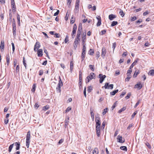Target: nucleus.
<instances>
[{
    "mask_svg": "<svg viewBox=\"0 0 154 154\" xmlns=\"http://www.w3.org/2000/svg\"><path fill=\"white\" fill-rule=\"evenodd\" d=\"M30 132L29 131L26 135V146L27 148H28L30 143Z\"/></svg>",
    "mask_w": 154,
    "mask_h": 154,
    "instance_id": "obj_1",
    "label": "nucleus"
},
{
    "mask_svg": "<svg viewBox=\"0 0 154 154\" xmlns=\"http://www.w3.org/2000/svg\"><path fill=\"white\" fill-rule=\"evenodd\" d=\"M79 3L80 0H76L75 4V8L74 9L75 12V13H78L79 12Z\"/></svg>",
    "mask_w": 154,
    "mask_h": 154,
    "instance_id": "obj_2",
    "label": "nucleus"
},
{
    "mask_svg": "<svg viewBox=\"0 0 154 154\" xmlns=\"http://www.w3.org/2000/svg\"><path fill=\"white\" fill-rule=\"evenodd\" d=\"M63 85V83L62 82L61 79L60 77H59V83L57 85V87L56 89L57 91H58L59 93L61 92V87Z\"/></svg>",
    "mask_w": 154,
    "mask_h": 154,
    "instance_id": "obj_3",
    "label": "nucleus"
},
{
    "mask_svg": "<svg viewBox=\"0 0 154 154\" xmlns=\"http://www.w3.org/2000/svg\"><path fill=\"white\" fill-rule=\"evenodd\" d=\"M13 35L14 36H15L16 34V24L15 20L14 19H13Z\"/></svg>",
    "mask_w": 154,
    "mask_h": 154,
    "instance_id": "obj_4",
    "label": "nucleus"
},
{
    "mask_svg": "<svg viewBox=\"0 0 154 154\" xmlns=\"http://www.w3.org/2000/svg\"><path fill=\"white\" fill-rule=\"evenodd\" d=\"M83 47L82 51V54L81 57L82 58V61L84 59L85 57V51L86 50V47L85 45H84Z\"/></svg>",
    "mask_w": 154,
    "mask_h": 154,
    "instance_id": "obj_5",
    "label": "nucleus"
},
{
    "mask_svg": "<svg viewBox=\"0 0 154 154\" xmlns=\"http://www.w3.org/2000/svg\"><path fill=\"white\" fill-rule=\"evenodd\" d=\"M77 28V26L75 24H74L73 26L72 31L71 34L72 36V38H74L75 36Z\"/></svg>",
    "mask_w": 154,
    "mask_h": 154,
    "instance_id": "obj_6",
    "label": "nucleus"
},
{
    "mask_svg": "<svg viewBox=\"0 0 154 154\" xmlns=\"http://www.w3.org/2000/svg\"><path fill=\"white\" fill-rule=\"evenodd\" d=\"M86 32H83L82 34V45H86V44L85 43V40L86 39Z\"/></svg>",
    "mask_w": 154,
    "mask_h": 154,
    "instance_id": "obj_7",
    "label": "nucleus"
},
{
    "mask_svg": "<svg viewBox=\"0 0 154 154\" xmlns=\"http://www.w3.org/2000/svg\"><path fill=\"white\" fill-rule=\"evenodd\" d=\"M106 77V76L105 75H103L102 74H100L99 75V78H100V83H102Z\"/></svg>",
    "mask_w": 154,
    "mask_h": 154,
    "instance_id": "obj_8",
    "label": "nucleus"
},
{
    "mask_svg": "<svg viewBox=\"0 0 154 154\" xmlns=\"http://www.w3.org/2000/svg\"><path fill=\"white\" fill-rule=\"evenodd\" d=\"M40 47V45L39 42H37L35 43L34 47V51H36Z\"/></svg>",
    "mask_w": 154,
    "mask_h": 154,
    "instance_id": "obj_9",
    "label": "nucleus"
},
{
    "mask_svg": "<svg viewBox=\"0 0 154 154\" xmlns=\"http://www.w3.org/2000/svg\"><path fill=\"white\" fill-rule=\"evenodd\" d=\"M117 139L118 142L120 143H123L125 142V140L124 139H122V136L118 135L117 137Z\"/></svg>",
    "mask_w": 154,
    "mask_h": 154,
    "instance_id": "obj_10",
    "label": "nucleus"
},
{
    "mask_svg": "<svg viewBox=\"0 0 154 154\" xmlns=\"http://www.w3.org/2000/svg\"><path fill=\"white\" fill-rule=\"evenodd\" d=\"M96 126L101 125V122L100 121V118L99 117H96Z\"/></svg>",
    "mask_w": 154,
    "mask_h": 154,
    "instance_id": "obj_11",
    "label": "nucleus"
},
{
    "mask_svg": "<svg viewBox=\"0 0 154 154\" xmlns=\"http://www.w3.org/2000/svg\"><path fill=\"white\" fill-rule=\"evenodd\" d=\"M142 85L141 83L139 82L135 85L134 88H137L138 89L140 90L142 88Z\"/></svg>",
    "mask_w": 154,
    "mask_h": 154,
    "instance_id": "obj_12",
    "label": "nucleus"
},
{
    "mask_svg": "<svg viewBox=\"0 0 154 154\" xmlns=\"http://www.w3.org/2000/svg\"><path fill=\"white\" fill-rule=\"evenodd\" d=\"M106 50L104 48H103L102 49V53L101 56V57L104 58V56L106 54Z\"/></svg>",
    "mask_w": 154,
    "mask_h": 154,
    "instance_id": "obj_13",
    "label": "nucleus"
},
{
    "mask_svg": "<svg viewBox=\"0 0 154 154\" xmlns=\"http://www.w3.org/2000/svg\"><path fill=\"white\" fill-rule=\"evenodd\" d=\"M43 51L42 49H39L38 51V56L39 57H42L43 55Z\"/></svg>",
    "mask_w": 154,
    "mask_h": 154,
    "instance_id": "obj_14",
    "label": "nucleus"
},
{
    "mask_svg": "<svg viewBox=\"0 0 154 154\" xmlns=\"http://www.w3.org/2000/svg\"><path fill=\"white\" fill-rule=\"evenodd\" d=\"M80 41L79 40L75 39V41L74 42V47L75 49L77 46V45L79 43V41Z\"/></svg>",
    "mask_w": 154,
    "mask_h": 154,
    "instance_id": "obj_15",
    "label": "nucleus"
},
{
    "mask_svg": "<svg viewBox=\"0 0 154 154\" xmlns=\"http://www.w3.org/2000/svg\"><path fill=\"white\" fill-rule=\"evenodd\" d=\"M5 47V43L4 41H1L0 45V48L1 51H2L3 49H4Z\"/></svg>",
    "mask_w": 154,
    "mask_h": 154,
    "instance_id": "obj_16",
    "label": "nucleus"
},
{
    "mask_svg": "<svg viewBox=\"0 0 154 154\" xmlns=\"http://www.w3.org/2000/svg\"><path fill=\"white\" fill-rule=\"evenodd\" d=\"M138 60V59H137L136 60L134 61V62L131 64V65L130 66V69H131L132 68H133L134 66L136 64V63L137 62Z\"/></svg>",
    "mask_w": 154,
    "mask_h": 154,
    "instance_id": "obj_17",
    "label": "nucleus"
},
{
    "mask_svg": "<svg viewBox=\"0 0 154 154\" xmlns=\"http://www.w3.org/2000/svg\"><path fill=\"white\" fill-rule=\"evenodd\" d=\"M14 144H15V145L16 146V150H19L20 147V143L16 142Z\"/></svg>",
    "mask_w": 154,
    "mask_h": 154,
    "instance_id": "obj_18",
    "label": "nucleus"
},
{
    "mask_svg": "<svg viewBox=\"0 0 154 154\" xmlns=\"http://www.w3.org/2000/svg\"><path fill=\"white\" fill-rule=\"evenodd\" d=\"M11 6L12 8V11L13 12H15L16 11V6L14 3V2L13 3H12V1H11Z\"/></svg>",
    "mask_w": 154,
    "mask_h": 154,
    "instance_id": "obj_19",
    "label": "nucleus"
},
{
    "mask_svg": "<svg viewBox=\"0 0 154 154\" xmlns=\"http://www.w3.org/2000/svg\"><path fill=\"white\" fill-rule=\"evenodd\" d=\"M116 16L113 14H110L109 16V18L111 20H112L113 19L116 18Z\"/></svg>",
    "mask_w": 154,
    "mask_h": 154,
    "instance_id": "obj_20",
    "label": "nucleus"
},
{
    "mask_svg": "<svg viewBox=\"0 0 154 154\" xmlns=\"http://www.w3.org/2000/svg\"><path fill=\"white\" fill-rule=\"evenodd\" d=\"M88 76H89L90 77V80H91L92 79L94 78L95 75L94 73L91 72L90 73V75Z\"/></svg>",
    "mask_w": 154,
    "mask_h": 154,
    "instance_id": "obj_21",
    "label": "nucleus"
},
{
    "mask_svg": "<svg viewBox=\"0 0 154 154\" xmlns=\"http://www.w3.org/2000/svg\"><path fill=\"white\" fill-rule=\"evenodd\" d=\"M90 113L91 114V119H92V120L93 121L94 120V113L93 112V111L91 110V109H90Z\"/></svg>",
    "mask_w": 154,
    "mask_h": 154,
    "instance_id": "obj_22",
    "label": "nucleus"
},
{
    "mask_svg": "<svg viewBox=\"0 0 154 154\" xmlns=\"http://www.w3.org/2000/svg\"><path fill=\"white\" fill-rule=\"evenodd\" d=\"M149 75L153 76L154 75V69H152L150 70L148 73Z\"/></svg>",
    "mask_w": 154,
    "mask_h": 154,
    "instance_id": "obj_23",
    "label": "nucleus"
},
{
    "mask_svg": "<svg viewBox=\"0 0 154 154\" xmlns=\"http://www.w3.org/2000/svg\"><path fill=\"white\" fill-rule=\"evenodd\" d=\"M98 149L95 148L93 151V154H98Z\"/></svg>",
    "mask_w": 154,
    "mask_h": 154,
    "instance_id": "obj_24",
    "label": "nucleus"
},
{
    "mask_svg": "<svg viewBox=\"0 0 154 154\" xmlns=\"http://www.w3.org/2000/svg\"><path fill=\"white\" fill-rule=\"evenodd\" d=\"M10 63V56L9 55L7 56V64L8 66L9 65Z\"/></svg>",
    "mask_w": 154,
    "mask_h": 154,
    "instance_id": "obj_25",
    "label": "nucleus"
},
{
    "mask_svg": "<svg viewBox=\"0 0 154 154\" xmlns=\"http://www.w3.org/2000/svg\"><path fill=\"white\" fill-rule=\"evenodd\" d=\"M82 24L81 23H80L79 24L78 30L82 31Z\"/></svg>",
    "mask_w": 154,
    "mask_h": 154,
    "instance_id": "obj_26",
    "label": "nucleus"
},
{
    "mask_svg": "<svg viewBox=\"0 0 154 154\" xmlns=\"http://www.w3.org/2000/svg\"><path fill=\"white\" fill-rule=\"evenodd\" d=\"M118 90L117 89L110 92V94L112 95H115L118 91Z\"/></svg>",
    "mask_w": 154,
    "mask_h": 154,
    "instance_id": "obj_27",
    "label": "nucleus"
},
{
    "mask_svg": "<svg viewBox=\"0 0 154 154\" xmlns=\"http://www.w3.org/2000/svg\"><path fill=\"white\" fill-rule=\"evenodd\" d=\"M14 143H13V144L9 146V148H8V151L9 152H10L11 151L12 149L13 148V147L14 146Z\"/></svg>",
    "mask_w": 154,
    "mask_h": 154,
    "instance_id": "obj_28",
    "label": "nucleus"
},
{
    "mask_svg": "<svg viewBox=\"0 0 154 154\" xmlns=\"http://www.w3.org/2000/svg\"><path fill=\"white\" fill-rule=\"evenodd\" d=\"M36 86L35 84H34L32 86V89L31 91L32 92L34 93L35 90V88Z\"/></svg>",
    "mask_w": 154,
    "mask_h": 154,
    "instance_id": "obj_29",
    "label": "nucleus"
},
{
    "mask_svg": "<svg viewBox=\"0 0 154 154\" xmlns=\"http://www.w3.org/2000/svg\"><path fill=\"white\" fill-rule=\"evenodd\" d=\"M73 67V63L72 61H71L70 62V70L72 71Z\"/></svg>",
    "mask_w": 154,
    "mask_h": 154,
    "instance_id": "obj_30",
    "label": "nucleus"
},
{
    "mask_svg": "<svg viewBox=\"0 0 154 154\" xmlns=\"http://www.w3.org/2000/svg\"><path fill=\"white\" fill-rule=\"evenodd\" d=\"M69 122L68 120H67L66 119H65V125L64 127L65 128H66L68 125L69 123Z\"/></svg>",
    "mask_w": 154,
    "mask_h": 154,
    "instance_id": "obj_31",
    "label": "nucleus"
},
{
    "mask_svg": "<svg viewBox=\"0 0 154 154\" xmlns=\"http://www.w3.org/2000/svg\"><path fill=\"white\" fill-rule=\"evenodd\" d=\"M139 73V70H138L137 71H136L133 75V77L134 78L136 77Z\"/></svg>",
    "mask_w": 154,
    "mask_h": 154,
    "instance_id": "obj_32",
    "label": "nucleus"
},
{
    "mask_svg": "<svg viewBox=\"0 0 154 154\" xmlns=\"http://www.w3.org/2000/svg\"><path fill=\"white\" fill-rule=\"evenodd\" d=\"M119 14L122 17H124L125 14L123 11L121 9L120 10V11L119 12Z\"/></svg>",
    "mask_w": 154,
    "mask_h": 154,
    "instance_id": "obj_33",
    "label": "nucleus"
},
{
    "mask_svg": "<svg viewBox=\"0 0 154 154\" xmlns=\"http://www.w3.org/2000/svg\"><path fill=\"white\" fill-rule=\"evenodd\" d=\"M96 134L98 137H100V130H96Z\"/></svg>",
    "mask_w": 154,
    "mask_h": 154,
    "instance_id": "obj_34",
    "label": "nucleus"
},
{
    "mask_svg": "<svg viewBox=\"0 0 154 154\" xmlns=\"http://www.w3.org/2000/svg\"><path fill=\"white\" fill-rule=\"evenodd\" d=\"M49 108V106L48 105H46L43 107V110L44 111H46Z\"/></svg>",
    "mask_w": 154,
    "mask_h": 154,
    "instance_id": "obj_35",
    "label": "nucleus"
},
{
    "mask_svg": "<svg viewBox=\"0 0 154 154\" xmlns=\"http://www.w3.org/2000/svg\"><path fill=\"white\" fill-rule=\"evenodd\" d=\"M120 149L126 151L127 150V147L126 146H122L120 147Z\"/></svg>",
    "mask_w": 154,
    "mask_h": 154,
    "instance_id": "obj_36",
    "label": "nucleus"
},
{
    "mask_svg": "<svg viewBox=\"0 0 154 154\" xmlns=\"http://www.w3.org/2000/svg\"><path fill=\"white\" fill-rule=\"evenodd\" d=\"M20 15L17 14V20H18V23L19 24V23L20 24Z\"/></svg>",
    "mask_w": 154,
    "mask_h": 154,
    "instance_id": "obj_37",
    "label": "nucleus"
},
{
    "mask_svg": "<svg viewBox=\"0 0 154 154\" xmlns=\"http://www.w3.org/2000/svg\"><path fill=\"white\" fill-rule=\"evenodd\" d=\"M132 72V70L131 69H129L127 72V76H130V74Z\"/></svg>",
    "mask_w": 154,
    "mask_h": 154,
    "instance_id": "obj_38",
    "label": "nucleus"
},
{
    "mask_svg": "<svg viewBox=\"0 0 154 154\" xmlns=\"http://www.w3.org/2000/svg\"><path fill=\"white\" fill-rule=\"evenodd\" d=\"M118 24V22L117 21H113L112 22L111 26H114Z\"/></svg>",
    "mask_w": 154,
    "mask_h": 154,
    "instance_id": "obj_39",
    "label": "nucleus"
},
{
    "mask_svg": "<svg viewBox=\"0 0 154 154\" xmlns=\"http://www.w3.org/2000/svg\"><path fill=\"white\" fill-rule=\"evenodd\" d=\"M108 108H106L103 110V111L102 112V114L103 115H104L108 111Z\"/></svg>",
    "mask_w": 154,
    "mask_h": 154,
    "instance_id": "obj_40",
    "label": "nucleus"
},
{
    "mask_svg": "<svg viewBox=\"0 0 154 154\" xmlns=\"http://www.w3.org/2000/svg\"><path fill=\"white\" fill-rule=\"evenodd\" d=\"M20 70V67L19 65H17L16 67V71L17 73L19 72Z\"/></svg>",
    "mask_w": 154,
    "mask_h": 154,
    "instance_id": "obj_41",
    "label": "nucleus"
},
{
    "mask_svg": "<svg viewBox=\"0 0 154 154\" xmlns=\"http://www.w3.org/2000/svg\"><path fill=\"white\" fill-rule=\"evenodd\" d=\"M94 65H89V67L90 68L91 70L92 71H94Z\"/></svg>",
    "mask_w": 154,
    "mask_h": 154,
    "instance_id": "obj_42",
    "label": "nucleus"
},
{
    "mask_svg": "<svg viewBox=\"0 0 154 154\" xmlns=\"http://www.w3.org/2000/svg\"><path fill=\"white\" fill-rule=\"evenodd\" d=\"M126 109V108L125 107H123V108H122L121 109H120L118 111V112L119 113H121L122 112L124 111L125 109Z\"/></svg>",
    "mask_w": 154,
    "mask_h": 154,
    "instance_id": "obj_43",
    "label": "nucleus"
},
{
    "mask_svg": "<svg viewBox=\"0 0 154 154\" xmlns=\"http://www.w3.org/2000/svg\"><path fill=\"white\" fill-rule=\"evenodd\" d=\"M106 32V30L105 29H104L102 30L100 32V34L103 35Z\"/></svg>",
    "mask_w": 154,
    "mask_h": 154,
    "instance_id": "obj_44",
    "label": "nucleus"
},
{
    "mask_svg": "<svg viewBox=\"0 0 154 154\" xmlns=\"http://www.w3.org/2000/svg\"><path fill=\"white\" fill-rule=\"evenodd\" d=\"M64 141V139H61L60 140H59V141L58 144V145H60L61 144H62Z\"/></svg>",
    "mask_w": 154,
    "mask_h": 154,
    "instance_id": "obj_45",
    "label": "nucleus"
},
{
    "mask_svg": "<svg viewBox=\"0 0 154 154\" xmlns=\"http://www.w3.org/2000/svg\"><path fill=\"white\" fill-rule=\"evenodd\" d=\"M117 102V101H116L114 103L113 105L112 106V110H113L114 109V108L116 106Z\"/></svg>",
    "mask_w": 154,
    "mask_h": 154,
    "instance_id": "obj_46",
    "label": "nucleus"
},
{
    "mask_svg": "<svg viewBox=\"0 0 154 154\" xmlns=\"http://www.w3.org/2000/svg\"><path fill=\"white\" fill-rule=\"evenodd\" d=\"M131 95V93H128V94L127 96L125 97L126 99H129L130 98Z\"/></svg>",
    "mask_w": 154,
    "mask_h": 154,
    "instance_id": "obj_47",
    "label": "nucleus"
},
{
    "mask_svg": "<svg viewBox=\"0 0 154 154\" xmlns=\"http://www.w3.org/2000/svg\"><path fill=\"white\" fill-rule=\"evenodd\" d=\"M94 53L93 50L91 49H90L89 51V54L90 55H92Z\"/></svg>",
    "mask_w": 154,
    "mask_h": 154,
    "instance_id": "obj_48",
    "label": "nucleus"
},
{
    "mask_svg": "<svg viewBox=\"0 0 154 154\" xmlns=\"http://www.w3.org/2000/svg\"><path fill=\"white\" fill-rule=\"evenodd\" d=\"M74 22H75V20L73 18V16H72V17L71 19L70 23H71L73 24L74 23Z\"/></svg>",
    "mask_w": 154,
    "mask_h": 154,
    "instance_id": "obj_49",
    "label": "nucleus"
},
{
    "mask_svg": "<svg viewBox=\"0 0 154 154\" xmlns=\"http://www.w3.org/2000/svg\"><path fill=\"white\" fill-rule=\"evenodd\" d=\"M109 84L108 83H106L104 85V87L105 89H109V88H108Z\"/></svg>",
    "mask_w": 154,
    "mask_h": 154,
    "instance_id": "obj_50",
    "label": "nucleus"
},
{
    "mask_svg": "<svg viewBox=\"0 0 154 154\" xmlns=\"http://www.w3.org/2000/svg\"><path fill=\"white\" fill-rule=\"evenodd\" d=\"M101 20H99V21H98V22L97 24V26H99L101 25Z\"/></svg>",
    "mask_w": 154,
    "mask_h": 154,
    "instance_id": "obj_51",
    "label": "nucleus"
},
{
    "mask_svg": "<svg viewBox=\"0 0 154 154\" xmlns=\"http://www.w3.org/2000/svg\"><path fill=\"white\" fill-rule=\"evenodd\" d=\"M24 59H25L24 57H23V64L24 65V66L25 67V68L26 69V63L25 62V61Z\"/></svg>",
    "mask_w": 154,
    "mask_h": 154,
    "instance_id": "obj_52",
    "label": "nucleus"
},
{
    "mask_svg": "<svg viewBox=\"0 0 154 154\" xmlns=\"http://www.w3.org/2000/svg\"><path fill=\"white\" fill-rule=\"evenodd\" d=\"M92 90V87L91 86H89L88 87L87 91L88 92H90Z\"/></svg>",
    "mask_w": 154,
    "mask_h": 154,
    "instance_id": "obj_53",
    "label": "nucleus"
},
{
    "mask_svg": "<svg viewBox=\"0 0 154 154\" xmlns=\"http://www.w3.org/2000/svg\"><path fill=\"white\" fill-rule=\"evenodd\" d=\"M90 77L89 76H87L86 78V83H87L90 80Z\"/></svg>",
    "mask_w": 154,
    "mask_h": 154,
    "instance_id": "obj_54",
    "label": "nucleus"
},
{
    "mask_svg": "<svg viewBox=\"0 0 154 154\" xmlns=\"http://www.w3.org/2000/svg\"><path fill=\"white\" fill-rule=\"evenodd\" d=\"M101 125L100 126H96V130H100Z\"/></svg>",
    "mask_w": 154,
    "mask_h": 154,
    "instance_id": "obj_55",
    "label": "nucleus"
},
{
    "mask_svg": "<svg viewBox=\"0 0 154 154\" xmlns=\"http://www.w3.org/2000/svg\"><path fill=\"white\" fill-rule=\"evenodd\" d=\"M137 19V17H134L131 18V21H134Z\"/></svg>",
    "mask_w": 154,
    "mask_h": 154,
    "instance_id": "obj_56",
    "label": "nucleus"
},
{
    "mask_svg": "<svg viewBox=\"0 0 154 154\" xmlns=\"http://www.w3.org/2000/svg\"><path fill=\"white\" fill-rule=\"evenodd\" d=\"M105 125H106L105 122V121L103 122L102 124V126H101L102 128L103 129H104L105 126Z\"/></svg>",
    "mask_w": 154,
    "mask_h": 154,
    "instance_id": "obj_57",
    "label": "nucleus"
},
{
    "mask_svg": "<svg viewBox=\"0 0 154 154\" xmlns=\"http://www.w3.org/2000/svg\"><path fill=\"white\" fill-rule=\"evenodd\" d=\"M146 145L148 147L149 149L151 148V146L149 143L148 142H147L146 143Z\"/></svg>",
    "mask_w": 154,
    "mask_h": 154,
    "instance_id": "obj_58",
    "label": "nucleus"
},
{
    "mask_svg": "<svg viewBox=\"0 0 154 154\" xmlns=\"http://www.w3.org/2000/svg\"><path fill=\"white\" fill-rule=\"evenodd\" d=\"M17 63V60L16 59H15L14 60L13 63H14V67L15 66Z\"/></svg>",
    "mask_w": 154,
    "mask_h": 154,
    "instance_id": "obj_59",
    "label": "nucleus"
},
{
    "mask_svg": "<svg viewBox=\"0 0 154 154\" xmlns=\"http://www.w3.org/2000/svg\"><path fill=\"white\" fill-rule=\"evenodd\" d=\"M113 84H110L108 86V88H109V89H113Z\"/></svg>",
    "mask_w": 154,
    "mask_h": 154,
    "instance_id": "obj_60",
    "label": "nucleus"
},
{
    "mask_svg": "<svg viewBox=\"0 0 154 154\" xmlns=\"http://www.w3.org/2000/svg\"><path fill=\"white\" fill-rule=\"evenodd\" d=\"M116 42H114V43H113V44H112V48H113V50H114L115 48H116Z\"/></svg>",
    "mask_w": 154,
    "mask_h": 154,
    "instance_id": "obj_61",
    "label": "nucleus"
},
{
    "mask_svg": "<svg viewBox=\"0 0 154 154\" xmlns=\"http://www.w3.org/2000/svg\"><path fill=\"white\" fill-rule=\"evenodd\" d=\"M140 103V100H138V101L137 102L135 106H134V107L136 108Z\"/></svg>",
    "mask_w": 154,
    "mask_h": 154,
    "instance_id": "obj_62",
    "label": "nucleus"
},
{
    "mask_svg": "<svg viewBox=\"0 0 154 154\" xmlns=\"http://www.w3.org/2000/svg\"><path fill=\"white\" fill-rule=\"evenodd\" d=\"M54 37L56 38H59L60 37V35L59 34H58L57 33H55L54 34Z\"/></svg>",
    "mask_w": 154,
    "mask_h": 154,
    "instance_id": "obj_63",
    "label": "nucleus"
},
{
    "mask_svg": "<svg viewBox=\"0 0 154 154\" xmlns=\"http://www.w3.org/2000/svg\"><path fill=\"white\" fill-rule=\"evenodd\" d=\"M149 13V12L148 11H146L143 13V15L144 16H145L148 14Z\"/></svg>",
    "mask_w": 154,
    "mask_h": 154,
    "instance_id": "obj_64",
    "label": "nucleus"
}]
</instances>
